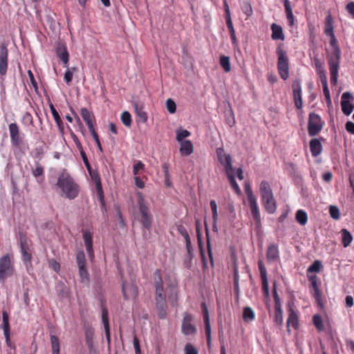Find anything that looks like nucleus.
Returning a JSON list of instances; mask_svg holds the SVG:
<instances>
[{"mask_svg": "<svg viewBox=\"0 0 354 354\" xmlns=\"http://www.w3.org/2000/svg\"><path fill=\"white\" fill-rule=\"evenodd\" d=\"M210 207L212 212V219H213V230H216V222L218 221V212L217 205L215 201L212 200L209 203Z\"/></svg>", "mask_w": 354, "mask_h": 354, "instance_id": "44", "label": "nucleus"}, {"mask_svg": "<svg viewBox=\"0 0 354 354\" xmlns=\"http://www.w3.org/2000/svg\"><path fill=\"white\" fill-rule=\"evenodd\" d=\"M296 221L301 225H305L308 221L307 213L303 209H299L295 214Z\"/></svg>", "mask_w": 354, "mask_h": 354, "instance_id": "42", "label": "nucleus"}, {"mask_svg": "<svg viewBox=\"0 0 354 354\" xmlns=\"http://www.w3.org/2000/svg\"><path fill=\"white\" fill-rule=\"evenodd\" d=\"M21 122L26 126L32 125L33 118L32 115L28 112L24 113L21 118Z\"/></svg>", "mask_w": 354, "mask_h": 354, "instance_id": "54", "label": "nucleus"}, {"mask_svg": "<svg viewBox=\"0 0 354 354\" xmlns=\"http://www.w3.org/2000/svg\"><path fill=\"white\" fill-rule=\"evenodd\" d=\"M220 64L225 72H230L231 70V65L229 57L221 55L220 57Z\"/></svg>", "mask_w": 354, "mask_h": 354, "instance_id": "46", "label": "nucleus"}, {"mask_svg": "<svg viewBox=\"0 0 354 354\" xmlns=\"http://www.w3.org/2000/svg\"><path fill=\"white\" fill-rule=\"evenodd\" d=\"M261 201L265 209L268 214H272L276 212L277 204L274 195L272 196L271 198H264L261 199Z\"/></svg>", "mask_w": 354, "mask_h": 354, "instance_id": "26", "label": "nucleus"}, {"mask_svg": "<svg viewBox=\"0 0 354 354\" xmlns=\"http://www.w3.org/2000/svg\"><path fill=\"white\" fill-rule=\"evenodd\" d=\"M180 143V153L183 156H187L194 151V146L190 140H185Z\"/></svg>", "mask_w": 354, "mask_h": 354, "instance_id": "28", "label": "nucleus"}, {"mask_svg": "<svg viewBox=\"0 0 354 354\" xmlns=\"http://www.w3.org/2000/svg\"><path fill=\"white\" fill-rule=\"evenodd\" d=\"M320 140H324V139L323 138L319 139L313 138L309 142L310 150L313 157L318 156L322 151V145Z\"/></svg>", "mask_w": 354, "mask_h": 354, "instance_id": "24", "label": "nucleus"}, {"mask_svg": "<svg viewBox=\"0 0 354 354\" xmlns=\"http://www.w3.org/2000/svg\"><path fill=\"white\" fill-rule=\"evenodd\" d=\"M345 10L348 15L354 19V1L348 2L345 6Z\"/></svg>", "mask_w": 354, "mask_h": 354, "instance_id": "58", "label": "nucleus"}, {"mask_svg": "<svg viewBox=\"0 0 354 354\" xmlns=\"http://www.w3.org/2000/svg\"><path fill=\"white\" fill-rule=\"evenodd\" d=\"M8 67V50L7 44L0 45V79L3 81Z\"/></svg>", "mask_w": 354, "mask_h": 354, "instance_id": "11", "label": "nucleus"}, {"mask_svg": "<svg viewBox=\"0 0 354 354\" xmlns=\"http://www.w3.org/2000/svg\"><path fill=\"white\" fill-rule=\"evenodd\" d=\"M330 37V44L333 47L332 55L328 59L330 75V83L333 85H336L338 78V71L339 68L341 50L337 44V41L335 35Z\"/></svg>", "mask_w": 354, "mask_h": 354, "instance_id": "3", "label": "nucleus"}, {"mask_svg": "<svg viewBox=\"0 0 354 354\" xmlns=\"http://www.w3.org/2000/svg\"><path fill=\"white\" fill-rule=\"evenodd\" d=\"M284 7L288 25L292 26L294 25L295 19L289 0H284Z\"/></svg>", "mask_w": 354, "mask_h": 354, "instance_id": "35", "label": "nucleus"}, {"mask_svg": "<svg viewBox=\"0 0 354 354\" xmlns=\"http://www.w3.org/2000/svg\"><path fill=\"white\" fill-rule=\"evenodd\" d=\"M28 77L30 78V83L32 85L33 88H35V90L37 91L38 90V86H37V83L35 79V77H34V75L32 73V72L30 71V70H28Z\"/></svg>", "mask_w": 354, "mask_h": 354, "instance_id": "64", "label": "nucleus"}, {"mask_svg": "<svg viewBox=\"0 0 354 354\" xmlns=\"http://www.w3.org/2000/svg\"><path fill=\"white\" fill-rule=\"evenodd\" d=\"M102 321L104 324L106 337L110 342V327L109 323V312L106 308L102 306Z\"/></svg>", "mask_w": 354, "mask_h": 354, "instance_id": "27", "label": "nucleus"}, {"mask_svg": "<svg viewBox=\"0 0 354 354\" xmlns=\"http://www.w3.org/2000/svg\"><path fill=\"white\" fill-rule=\"evenodd\" d=\"M35 168L32 170L34 177L37 179L39 183H41L44 180V168L41 164L37 161L35 162Z\"/></svg>", "mask_w": 354, "mask_h": 354, "instance_id": "29", "label": "nucleus"}, {"mask_svg": "<svg viewBox=\"0 0 354 354\" xmlns=\"http://www.w3.org/2000/svg\"><path fill=\"white\" fill-rule=\"evenodd\" d=\"M28 237L25 232H21L19 234V243L22 255V260L25 264H31L32 253L28 244Z\"/></svg>", "mask_w": 354, "mask_h": 354, "instance_id": "10", "label": "nucleus"}, {"mask_svg": "<svg viewBox=\"0 0 354 354\" xmlns=\"http://www.w3.org/2000/svg\"><path fill=\"white\" fill-rule=\"evenodd\" d=\"M313 323L319 331L324 330V325L322 317L316 314L313 317Z\"/></svg>", "mask_w": 354, "mask_h": 354, "instance_id": "48", "label": "nucleus"}, {"mask_svg": "<svg viewBox=\"0 0 354 354\" xmlns=\"http://www.w3.org/2000/svg\"><path fill=\"white\" fill-rule=\"evenodd\" d=\"M193 319L192 315L189 313H185L182 323V332L185 335H193L196 332V328L192 324Z\"/></svg>", "mask_w": 354, "mask_h": 354, "instance_id": "16", "label": "nucleus"}, {"mask_svg": "<svg viewBox=\"0 0 354 354\" xmlns=\"http://www.w3.org/2000/svg\"><path fill=\"white\" fill-rule=\"evenodd\" d=\"M178 232L180 233V234L185 239V242L189 243V234L186 230V228L183 225H178Z\"/></svg>", "mask_w": 354, "mask_h": 354, "instance_id": "57", "label": "nucleus"}, {"mask_svg": "<svg viewBox=\"0 0 354 354\" xmlns=\"http://www.w3.org/2000/svg\"><path fill=\"white\" fill-rule=\"evenodd\" d=\"M88 173H89L92 180L94 181V183L95 184L96 192H97V195L99 198V200L100 201L101 207L103 211L106 212V205H105V201H104V192H103L102 186V183H101L100 176L98 172L93 169L88 171Z\"/></svg>", "mask_w": 354, "mask_h": 354, "instance_id": "12", "label": "nucleus"}, {"mask_svg": "<svg viewBox=\"0 0 354 354\" xmlns=\"http://www.w3.org/2000/svg\"><path fill=\"white\" fill-rule=\"evenodd\" d=\"M122 293L124 299H135L138 296V288L134 283L123 282Z\"/></svg>", "mask_w": 354, "mask_h": 354, "instance_id": "19", "label": "nucleus"}, {"mask_svg": "<svg viewBox=\"0 0 354 354\" xmlns=\"http://www.w3.org/2000/svg\"><path fill=\"white\" fill-rule=\"evenodd\" d=\"M10 142L13 148L15 156L18 158L26 153V147L23 138L20 135L19 127L17 123H11L8 125Z\"/></svg>", "mask_w": 354, "mask_h": 354, "instance_id": "4", "label": "nucleus"}, {"mask_svg": "<svg viewBox=\"0 0 354 354\" xmlns=\"http://www.w3.org/2000/svg\"><path fill=\"white\" fill-rule=\"evenodd\" d=\"M245 192L247 196L248 205L251 211L253 219L255 221L257 227L261 226V215L258 207L257 198L254 196L252 189L249 183L245 185Z\"/></svg>", "mask_w": 354, "mask_h": 354, "instance_id": "5", "label": "nucleus"}, {"mask_svg": "<svg viewBox=\"0 0 354 354\" xmlns=\"http://www.w3.org/2000/svg\"><path fill=\"white\" fill-rule=\"evenodd\" d=\"M49 266L56 272H59L60 270V264L53 259L49 261Z\"/></svg>", "mask_w": 354, "mask_h": 354, "instance_id": "62", "label": "nucleus"}, {"mask_svg": "<svg viewBox=\"0 0 354 354\" xmlns=\"http://www.w3.org/2000/svg\"><path fill=\"white\" fill-rule=\"evenodd\" d=\"M255 318V314L252 308L247 306L243 308V319L244 322H248L253 321Z\"/></svg>", "mask_w": 354, "mask_h": 354, "instance_id": "41", "label": "nucleus"}, {"mask_svg": "<svg viewBox=\"0 0 354 354\" xmlns=\"http://www.w3.org/2000/svg\"><path fill=\"white\" fill-rule=\"evenodd\" d=\"M197 236H198V245H199V248H200V252H201V257H202L203 267L205 268H206L207 267V265L206 259H205V254H204V251H203V246H202V244H201V237H200V234H199L198 230H197Z\"/></svg>", "mask_w": 354, "mask_h": 354, "instance_id": "56", "label": "nucleus"}, {"mask_svg": "<svg viewBox=\"0 0 354 354\" xmlns=\"http://www.w3.org/2000/svg\"><path fill=\"white\" fill-rule=\"evenodd\" d=\"M167 109L170 113H174L176 111V105L172 99H167L166 101Z\"/></svg>", "mask_w": 354, "mask_h": 354, "instance_id": "55", "label": "nucleus"}, {"mask_svg": "<svg viewBox=\"0 0 354 354\" xmlns=\"http://www.w3.org/2000/svg\"><path fill=\"white\" fill-rule=\"evenodd\" d=\"M185 354H198V353L193 345L187 344L185 347Z\"/></svg>", "mask_w": 354, "mask_h": 354, "instance_id": "61", "label": "nucleus"}, {"mask_svg": "<svg viewBox=\"0 0 354 354\" xmlns=\"http://www.w3.org/2000/svg\"><path fill=\"white\" fill-rule=\"evenodd\" d=\"M62 197L73 200L79 195L80 188L73 178L65 170L58 176L56 183Z\"/></svg>", "mask_w": 354, "mask_h": 354, "instance_id": "1", "label": "nucleus"}, {"mask_svg": "<svg viewBox=\"0 0 354 354\" xmlns=\"http://www.w3.org/2000/svg\"><path fill=\"white\" fill-rule=\"evenodd\" d=\"M225 12H226V18H225L226 25H227V27L230 32V31L234 30V28L232 21V19L230 17L229 7L226 3H225Z\"/></svg>", "mask_w": 354, "mask_h": 354, "instance_id": "53", "label": "nucleus"}, {"mask_svg": "<svg viewBox=\"0 0 354 354\" xmlns=\"http://www.w3.org/2000/svg\"><path fill=\"white\" fill-rule=\"evenodd\" d=\"M324 121L321 116L315 113H310L308 122V133L311 137L315 136L322 130Z\"/></svg>", "mask_w": 354, "mask_h": 354, "instance_id": "9", "label": "nucleus"}, {"mask_svg": "<svg viewBox=\"0 0 354 354\" xmlns=\"http://www.w3.org/2000/svg\"><path fill=\"white\" fill-rule=\"evenodd\" d=\"M342 234V243L344 248L348 247L353 241V236L346 229H342L340 231Z\"/></svg>", "mask_w": 354, "mask_h": 354, "instance_id": "36", "label": "nucleus"}, {"mask_svg": "<svg viewBox=\"0 0 354 354\" xmlns=\"http://www.w3.org/2000/svg\"><path fill=\"white\" fill-rule=\"evenodd\" d=\"M329 214L331 218L335 220H339L341 214L339 208L335 205H330L329 207Z\"/></svg>", "mask_w": 354, "mask_h": 354, "instance_id": "51", "label": "nucleus"}, {"mask_svg": "<svg viewBox=\"0 0 354 354\" xmlns=\"http://www.w3.org/2000/svg\"><path fill=\"white\" fill-rule=\"evenodd\" d=\"M308 280L315 292L316 295H319V290L318 287V277L317 275L308 276Z\"/></svg>", "mask_w": 354, "mask_h": 354, "instance_id": "49", "label": "nucleus"}, {"mask_svg": "<svg viewBox=\"0 0 354 354\" xmlns=\"http://www.w3.org/2000/svg\"><path fill=\"white\" fill-rule=\"evenodd\" d=\"M317 75L320 79L322 86L327 85V77L325 70H320V72H319Z\"/></svg>", "mask_w": 354, "mask_h": 354, "instance_id": "63", "label": "nucleus"}, {"mask_svg": "<svg viewBox=\"0 0 354 354\" xmlns=\"http://www.w3.org/2000/svg\"><path fill=\"white\" fill-rule=\"evenodd\" d=\"M49 106H50L51 113L53 115V117L55 120V122L57 126L58 127L59 130L62 132L64 130L63 122L59 115V113L57 112V111L56 110V109L55 108L54 105L52 103L50 104Z\"/></svg>", "mask_w": 354, "mask_h": 354, "instance_id": "34", "label": "nucleus"}, {"mask_svg": "<svg viewBox=\"0 0 354 354\" xmlns=\"http://www.w3.org/2000/svg\"><path fill=\"white\" fill-rule=\"evenodd\" d=\"M50 345L52 348V354H59L60 342L56 335H50Z\"/></svg>", "mask_w": 354, "mask_h": 354, "instance_id": "40", "label": "nucleus"}, {"mask_svg": "<svg viewBox=\"0 0 354 354\" xmlns=\"http://www.w3.org/2000/svg\"><path fill=\"white\" fill-rule=\"evenodd\" d=\"M44 153V151L43 147H36L32 151V156L34 158L41 159Z\"/></svg>", "mask_w": 354, "mask_h": 354, "instance_id": "59", "label": "nucleus"}, {"mask_svg": "<svg viewBox=\"0 0 354 354\" xmlns=\"http://www.w3.org/2000/svg\"><path fill=\"white\" fill-rule=\"evenodd\" d=\"M145 165L142 163V161L138 160L136 162V163L134 165L133 168V173L135 176H137L138 174V172L140 170L144 169Z\"/></svg>", "mask_w": 354, "mask_h": 354, "instance_id": "60", "label": "nucleus"}, {"mask_svg": "<svg viewBox=\"0 0 354 354\" xmlns=\"http://www.w3.org/2000/svg\"><path fill=\"white\" fill-rule=\"evenodd\" d=\"M259 192L261 196V199L264 198L270 197L273 196L272 190L270 187L269 183L266 180H262L259 186Z\"/></svg>", "mask_w": 354, "mask_h": 354, "instance_id": "31", "label": "nucleus"}, {"mask_svg": "<svg viewBox=\"0 0 354 354\" xmlns=\"http://www.w3.org/2000/svg\"><path fill=\"white\" fill-rule=\"evenodd\" d=\"M288 312V317L287 319V330L290 333V326H291L294 329L297 330L299 328V323L298 315L292 307H289Z\"/></svg>", "mask_w": 354, "mask_h": 354, "instance_id": "21", "label": "nucleus"}, {"mask_svg": "<svg viewBox=\"0 0 354 354\" xmlns=\"http://www.w3.org/2000/svg\"><path fill=\"white\" fill-rule=\"evenodd\" d=\"M155 287V301L157 309L159 310L158 317L164 319L166 317L167 295L165 291L161 270L157 269L153 274Z\"/></svg>", "mask_w": 354, "mask_h": 354, "instance_id": "2", "label": "nucleus"}, {"mask_svg": "<svg viewBox=\"0 0 354 354\" xmlns=\"http://www.w3.org/2000/svg\"><path fill=\"white\" fill-rule=\"evenodd\" d=\"M121 120L124 126L129 127L132 123L131 114L128 111L122 112L121 114Z\"/></svg>", "mask_w": 354, "mask_h": 354, "instance_id": "50", "label": "nucleus"}, {"mask_svg": "<svg viewBox=\"0 0 354 354\" xmlns=\"http://www.w3.org/2000/svg\"><path fill=\"white\" fill-rule=\"evenodd\" d=\"M277 55L278 56L277 69L280 77L286 80L289 76L288 57L286 52L283 50L281 45L277 47Z\"/></svg>", "mask_w": 354, "mask_h": 354, "instance_id": "8", "label": "nucleus"}, {"mask_svg": "<svg viewBox=\"0 0 354 354\" xmlns=\"http://www.w3.org/2000/svg\"><path fill=\"white\" fill-rule=\"evenodd\" d=\"M274 323L278 326H281L283 324V310L281 306H278L277 308H274V315L273 317Z\"/></svg>", "mask_w": 354, "mask_h": 354, "instance_id": "37", "label": "nucleus"}, {"mask_svg": "<svg viewBox=\"0 0 354 354\" xmlns=\"http://www.w3.org/2000/svg\"><path fill=\"white\" fill-rule=\"evenodd\" d=\"M266 258L268 262L276 261L279 259V250L278 245L275 243H270L267 250Z\"/></svg>", "mask_w": 354, "mask_h": 354, "instance_id": "23", "label": "nucleus"}, {"mask_svg": "<svg viewBox=\"0 0 354 354\" xmlns=\"http://www.w3.org/2000/svg\"><path fill=\"white\" fill-rule=\"evenodd\" d=\"M56 54L57 57L62 60L65 67H68L69 60V53L68 52L66 44H59L56 48Z\"/></svg>", "mask_w": 354, "mask_h": 354, "instance_id": "22", "label": "nucleus"}, {"mask_svg": "<svg viewBox=\"0 0 354 354\" xmlns=\"http://www.w3.org/2000/svg\"><path fill=\"white\" fill-rule=\"evenodd\" d=\"M322 268V262L319 260H315L311 266H310L307 269L308 273L312 272H320Z\"/></svg>", "mask_w": 354, "mask_h": 354, "instance_id": "47", "label": "nucleus"}, {"mask_svg": "<svg viewBox=\"0 0 354 354\" xmlns=\"http://www.w3.org/2000/svg\"><path fill=\"white\" fill-rule=\"evenodd\" d=\"M2 328L4 332V335L7 341H8L10 337V326L9 324V315L6 310H3L2 312Z\"/></svg>", "mask_w": 354, "mask_h": 354, "instance_id": "32", "label": "nucleus"}, {"mask_svg": "<svg viewBox=\"0 0 354 354\" xmlns=\"http://www.w3.org/2000/svg\"><path fill=\"white\" fill-rule=\"evenodd\" d=\"M292 88L295 106L297 109H301L303 107V100L301 96V81L298 79L294 80L292 82Z\"/></svg>", "mask_w": 354, "mask_h": 354, "instance_id": "15", "label": "nucleus"}, {"mask_svg": "<svg viewBox=\"0 0 354 354\" xmlns=\"http://www.w3.org/2000/svg\"><path fill=\"white\" fill-rule=\"evenodd\" d=\"M136 113L140 120L142 122H146L148 120L147 113L143 110L142 105L138 104H134Z\"/></svg>", "mask_w": 354, "mask_h": 354, "instance_id": "39", "label": "nucleus"}, {"mask_svg": "<svg viewBox=\"0 0 354 354\" xmlns=\"http://www.w3.org/2000/svg\"><path fill=\"white\" fill-rule=\"evenodd\" d=\"M324 32L328 37L335 35L333 31V20L330 15H328L326 18Z\"/></svg>", "mask_w": 354, "mask_h": 354, "instance_id": "38", "label": "nucleus"}, {"mask_svg": "<svg viewBox=\"0 0 354 354\" xmlns=\"http://www.w3.org/2000/svg\"><path fill=\"white\" fill-rule=\"evenodd\" d=\"M80 113L81 116L86 124L95 120L93 113L87 108H82Z\"/></svg>", "mask_w": 354, "mask_h": 354, "instance_id": "43", "label": "nucleus"}, {"mask_svg": "<svg viewBox=\"0 0 354 354\" xmlns=\"http://www.w3.org/2000/svg\"><path fill=\"white\" fill-rule=\"evenodd\" d=\"M138 204L140 213V223L144 228L149 230L151 227L153 216L142 194L138 195Z\"/></svg>", "mask_w": 354, "mask_h": 354, "instance_id": "6", "label": "nucleus"}, {"mask_svg": "<svg viewBox=\"0 0 354 354\" xmlns=\"http://www.w3.org/2000/svg\"><path fill=\"white\" fill-rule=\"evenodd\" d=\"M83 239L88 255L91 260L94 258V251L93 249V233L88 230H82Z\"/></svg>", "mask_w": 354, "mask_h": 354, "instance_id": "17", "label": "nucleus"}, {"mask_svg": "<svg viewBox=\"0 0 354 354\" xmlns=\"http://www.w3.org/2000/svg\"><path fill=\"white\" fill-rule=\"evenodd\" d=\"M216 153L218 160L224 167L225 173H228L229 171H234L232 157L230 154L225 153L223 147H218Z\"/></svg>", "mask_w": 354, "mask_h": 354, "instance_id": "14", "label": "nucleus"}, {"mask_svg": "<svg viewBox=\"0 0 354 354\" xmlns=\"http://www.w3.org/2000/svg\"><path fill=\"white\" fill-rule=\"evenodd\" d=\"M201 309L205 323V331L207 337V344H209L211 343V326L209 323L208 309L205 303L201 304Z\"/></svg>", "mask_w": 354, "mask_h": 354, "instance_id": "20", "label": "nucleus"}, {"mask_svg": "<svg viewBox=\"0 0 354 354\" xmlns=\"http://www.w3.org/2000/svg\"><path fill=\"white\" fill-rule=\"evenodd\" d=\"M270 28L272 30L271 37L273 40L283 41L285 39V35L283 32V29L281 26L276 24H272Z\"/></svg>", "mask_w": 354, "mask_h": 354, "instance_id": "30", "label": "nucleus"}, {"mask_svg": "<svg viewBox=\"0 0 354 354\" xmlns=\"http://www.w3.org/2000/svg\"><path fill=\"white\" fill-rule=\"evenodd\" d=\"M234 171H235V170L234 171H229L228 173H225V174L227 176V178L229 180L230 185L232 187V189H234V191L235 192V193H236L237 194H240L241 191L239 186L238 185V184L236 182Z\"/></svg>", "mask_w": 354, "mask_h": 354, "instance_id": "33", "label": "nucleus"}, {"mask_svg": "<svg viewBox=\"0 0 354 354\" xmlns=\"http://www.w3.org/2000/svg\"><path fill=\"white\" fill-rule=\"evenodd\" d=\"M206 236H207V254H208V257L209 259L211 266H212V267H214L213 254H212V251L211 243H210V240H209V232H208L207 230H206Z\"/></svg>", "mask_w": 354, "mask_h": 354, "instance_id": "52", "label": "nucleus"}, {"mask_svg": "<svg viewBox=\"0 0 354 354\" xmlns=\"http://www.w3.org/2000/svg\"><path fill=\"white\" fill-rule=\"evenodd\" d=\"M176 138L178 142L185 141V140H184V139L189 137L191 134L189 131H187L186 129H183L181 128L176 129Z\"/></svg>", "mask_w": 354, "mask_h": 354, "instance_id": "45", "label": "nucleus"}, {"mask_svg": "<svg viewBox=\"0 0 354 354\" xmlns=\"http://www.w3.org/2000/svg\"><path fill=\"white\" fill-rule=\"evenodd\" d=\"M352 95L349 92H344L342 95L341 106L344 115H349L354 109V106L350 102Z\"/></svg>", "mask_w": 354, "mask_h": 354, "instance_id": "18", "label": "nucleus"}, {"mask_svg": "<svg viewBox=\"0 0 354 354\" xmlns=\"http://www.w3.org/2000/svg\"><path fill=\"white\" fill-rule=\"evenodd\" d=\"M12 259V255L9 254L0 258V281L4 282L6 279L13 276L15 266Z\"/></svg>", "mask_w": 354, "mask_h": 354, "instance_id": "7", "label": "nucleus"}, {"mask_svg": "<svg viewBox=\"0 0 354 354\" xmlns=\"http://www.w3.org/2000/svg\"><path fill=\"white\" fill-rule=\"evenodd\" d=\"M258 267L260 272L261 279L262 281V289L263 291L268 294V281L267 277V271L266 268L264 266V264L261 261H259Z\"/></svg>", "mask_w": 354, "mask_h": 354, "instance_id": "25", "label": "nucleus"}, {"mask_svg": "<svg viewBox=\"0 0 354 354\" xmlns=\"http://www.w3.org/2000/svg\"><path fill=\"white\" fill-rule=\"evenodd\" d=\"M76 260L79 270V274L81 278V281H88L89 279V274L86 267V261L85 254L83 251H79L77 253Z\"/></svg>", "mask_w": 354, "mask_h": 354, "instance_id": "13", "label": "nucleus"}]
</instances>
